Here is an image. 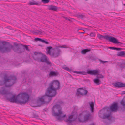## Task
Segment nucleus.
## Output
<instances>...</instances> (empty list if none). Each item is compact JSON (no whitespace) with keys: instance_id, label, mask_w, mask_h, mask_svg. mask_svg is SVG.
<instances>
[{"instance_id":"obj_1","label":"nucleus","mask_w":125,"mask_h":125,"mask_svg":"<svg viewBox=\"0 0 125 125\" xmlns=\"http://www.w3.org/2000/svg\"><path fill=\"white\" fill-rule=\"evenodd\" d=\"M7 97L8 99L10 102L19 103L21 104H25L29 98L28 95L25 93L19 94L16 97L10 93L8 94Z\"/></svg>"},{"instance_id":"obj_2","label":"nucleus","mask_w":125,"mask_h":125,"mask_svg":"<svg viewBox=\"0 0 125 125\" xmlns=\"http://www.w3.org/2000/svg\"><path fill=\"white\" fill-rule=\"evenodd\" d=\"M60 83L57 80H53L51 82L47 90L48 93L50 94H54L55 96L56 94V90L60 89Z\"/></svg>"},{"instance_id":"obj_3","label":"nucleus","mask_w":125,"mask_h":125,"mask_svg":"<svg viewBox=\"0 0 125 125\" xmlns=\"http://www.w3.org/2000/svg\"><path fill=\"white\" fill-rule=\"evenodd\" d=\"M52 114L53 116H57V119L61 120L66 117V115H63V113L62 111V108L59 105L56 104L53 107L52 110Z\"/></svg>"},{"instance_id":"obj_4","label":"nucleus","mask_w":125,"mask_h":125,"mask_svg":"<svg viewBox=\"0 0 125 125\" xmlns=\"http://www.w3.org/2000/svg\"><path fill=\"white\" fill-rule=\"evenodd\" d=\"M66 45H63L62 46H57L56 47L53 49L51 46L48 47L46 50L47 51V54H49L52 57L56 58L58 57L60 55L61 52V50L59 49V48H66Z\"/></svg>"},{"instance_id":"obj_5","label":"nucleus","mask_w":125,"mask_h":125,"mask_svg":"<svg viewBox=\"0 0 125 125\" xmlns=\"http://www.w3.org/2000/svg\"><path fill=\"white\" fill-rule=\"evenodd\" d=\"M4 84L6 87H10L13 85L16 82L17 78L15 76L11 75L8 76L5 75L4 77Z\"/></svg>"},{"instance_id":"obj_6","label":"nucleus","mask_w":125,"mask_h":125,"mask_svg":"<svg viewBox=\"0 0 125 125\" xmlns=\"http://www.w3.org/2000/svg\"><path fill=\"white\" fill-rule=\"evenodd\" d=\"M97 37L100 39L101 40L102 38H103L107 40H109L110 42L115 44H119V45L123 44V43L118 42V40L117 39L108 35L103 36L100 34H98L97 35Z\"/></svg>"},{"instance_id":"obj_7","label":"nucleus","mask_w":125,"mask_h":125,"mask_svg":"<svg viewBox=\"0 0 125 125\" xmlns=\"http://www.w3.org/2000/svg\"><path fill=\"white\" fill-rule=\"evenodd\" d=\"M45 95L39 98L38 101H39L42 104H47L52 100V97L55 96L53 95H54V94H50L48 93V91L47 90L45 93Z\"/></svg>"},{"instance_id":"obj_8","label":"nucleus","mask_w":125,"mask_h":125,"mask_svg":"<svg viewBox=\"0 0 125 125\" xmlns=\"http://www.w3.org/2000/svg\"><path fill=\"white\" fill-rule=\"evenodd\" d=\"M98 115L99 117L102 119H107L109 120V118L111 114L107 108H104L99 111Z\"/></svg>"},{"instance_id":"obj_9","label":"nucleus","mask_w":125,"mask_h":125,"mask_svg":"<svg viewBox=\"0 0 125 125\" xmlns=\"http://www.w3.org/2000/svg\"><path fill=\"white\" fill-rule=\"evenodd\" d=\"M2 43L3 45L0 46V51L1 53H5L11 52V49L13 48L12 45H10L7 46L6 42H3Z\"/></svg>"},{"instance_id":"obj_10","label":"nucleus","mask_w":125,"mask_h":125,"mask_svg":"<svg viewBox=\"0 0 125 125\" xmlns=\"http://www.w3.org/2000/svg\"><path fill=\"white\" fill-rule=\"evenodd\" d=\"M14 45L15 47L14 48V51L18 53H21L24 51V48L23 45L21 43L18 44L17 43H14Z\"/></svg>"},{"instance_id":"obj_11","label":"nucleus","mask_w":125,"mask_h":125,"mask_svg":"<svg viewBox=\"0 0 125 125\" xmlns=\"http://www.w3.org/2000/svg\"><path fill=\"white\" fill-rule=\"evenodd\" d=\"M38 62H41L46 63L48 65L51 66V62L49 61V59L45 55L42 54Z\"/></svg>"},{"instance_id":"obj_12","label":"nucleus","mask_w":125,"mask_h":125,"mask_svg":"<svg viewBox=\"0 0 125 125\" xmlns=\"http://www.w3.org/2000/svg\"><path fill=\"white\" fill-rule=\"evenodd\" d=\"M84 117L83 119L79 118V121L81 122H84L85 121H87L89 120L90 116V113L87 111H85L83 113Z\"/></svg>"},{"instance_id":"obj_13","label":"nucleus","mask_w":125,"mask_h":125,"mask_svg":"<svg viewBox=\"0 0 125 125\" xmlns=\"http://www.w3.org/2000/svg\"><path fill=\"white\" fill-rule=\"evenodd\" d=\"M87 92L88 91L87 90H84L83 88H80L77 90L76 94L77 96L79 95L83 96L86 95Z\"/></svg>"},{"instance_id":"obj_14","label":"nucleus","mask_w":125,"mask_h":125,"mask_svg":"<svg viewBox=\"0 0 125 125\" xmlns=\"http://www.w3.org/2000/svg\"><path fill=\"white\" fill-rule=\"evenodd\" d=\"M42 54L40 52H35L34 53L33 57L35 60L38 61Z\"/></svg>"},{"instance_id":"obj_15","label":"nucleus","mask_w":125,"mask_h":125,"mask_svg":"<svg viewBox=\"0 0 125 125\" xmlns=\"http://www.w3.org/2000/svg\"><path fill=\"white\" fill-rule=\"evenodd\" d=\"M100 72L98 70H89L87 71V73L91 75H96Z\"/></svg>"},{"instance_id":"obj_16","label":"nucleus","mask_w":125,"mask_h":125,"mask_svg":"<svg viewBox=\"0 0 125 125\" xmlns=\"http://www.w3.org/2000/svg\"><path fill=\"white\" fill-rule=\"evenodd\" d=\"M110 109L111 111H115L118 110V107L117 103H115L113 104L110 107Z\"/></svg>"},{"instance_id":"obj_17","label":"nucleus","mask_w":125,"mask_h":125,"mask_svg":"<svg viewBox=\"0 0 125 125\" xmlns=\"http://www.w3.org/2000/svg\"><path fill=\"white\" fill-rule=\"evenodd\" d=\"M76 118L74 117L73 115H70L68 118L66 120V122L68 123H71L72 121H75Z\"/></svg>"},{"instance_id":"obj_18","label":"nucleus","mask_w":125,"mask_h":125,"mask_svg":"<svg viewBox=\"0 0 125 125\" xmlns=\"http://www.w3.org/2000/svg\"><path fill=\"white\" fill-rule=\"evenodd\" d=\"M114 86L117 87L118 88L125 87V83L117 82L114 84Z\"/></svg>"},{"instance_id":"obj_19","label":"nucleus","mask_w":125,"mask_h":125,"mask_svg":"<svg viewBox=\"0 0 125 125\" xmlns=\"http://www.w3.org/2000/svg\"><path fill=\"white\" fill-rule=\"evenodd\" d=\"M0 93L3 94H8V95L9 93H8V92L7 90L5 89V87H2L1 90L0 91Z\"/></svg>"},{"instance_id":"obj_20","label":"nucleus","mask_w":125,"mask_h":125,"mask_svg":"<svg viewBox=\"0 0 125 125\" xmlns=\"http://www.w3.org/2000/svg\"><path fill=\"white\" fill-rule=\"evenodd\" d=\"M58 73L54 71H51L49 74V76H56L58 75Z\"/></svg>"},{"instance_id":"obj_21","label":"nucleus","mask_w":125,"mask_h":125,"mask_svg":"<svg viewBox=\"0 0 125 125\" xmlns=\"http://www.w3.org/2000/svg\"><path fill=\"white\" fill-rule=\"evenodd\" d=\"M48 8L50 10L55 11H56L57 9V7L52 5L49 6Z\"/></svg>"},{"instance_id":"obj_22","label":"nucleus","mask_w":125,"mask_h":125,"mask_svg":"<svg viewBox=\"0 0 125 125\" xmlns=\"http://www.w3.org/2000/svg\"><path fill=\"white\" fill-rule=\"evenodd\" d=\"M94 82L96 85H99L101 83V82L99 79L96 78L94 79Z\"/></svg>"},{"instance_id":"obj_23","label":"nucleus","mask_w":125,"mask_h":125,"mask_svg":"<svg viewBox=\"0 0 125 125\" xmlns=\"http://www.w3.org/2000/svg\"><path fill=\"white\" fill-rule=\"evenodd\" d=\"M91 51L90 49H84L82 50L81 51V53L83 54H85L87 52H89Z\"/></svg>"},{"instance_id":"obj_24","label":"nucleus","mask_w":125,"mask_h":125,"mask_svg":"<svg viewBox=\"0 0 125 125\" xmlns=\"http://www.w3.org/2000/svg\"><path fill=\"white\" fill-rule=\"evenodd\" d=\"M90 104V106L91 107V112H93L94 110V103L93 102H91V103H89Z\"/></svg>"},{"instance_id":"obj_25","label":"nucleus","mask_w":125,"mask_h":125,"mask_svg":"<svg viewBox=\"0 0 125 125\" xmlns=\"http://www.w3.org/2000/svg\"><path fill=\"white\" fill-rule=\"evenodd\" d=\"M29 4L30 5H38L39 4V3L38 2L33 0L31 1L29 3Z\"/></svg>"},{"instance_id":"obj_26","label":"nucleus","mask_w":125,"mask_h":125,"mask_svg":"<svg viewBox=\"0 0 125 125\" xmlns=\"http://www.w3.org/2000/svg\"><path fill=\"white\" fill-rule=\"evenodd\" d=\"M125 54V51H121L119 52L118 54V55L119 56H123Z\"/></svg>"},{"instance_id":"obj_27","label":"nucleus","mask_w":125,"mask_h":125,"mask_svg":"<svg viewBox=\"0 0 125 125\" xmlns=\"http://www.w3.org/2000/svg\"><path fill=\"white\" fill-rule=\"evenodd\" d=\"M121 105L124 107L125 106V99H123L121 101Z\"/></svg>"},{"instance_id":"obj_28","label":"nucleus","mask_w":125,"mask_h":125,"mask_svg":"<svg viewBox=\"0 0 125 125\" xmlns=\"http://www.w3.org/2000/svg\"><path fill=\"white\" fill-rule=\"evenodd\" d=\"M97 75V78L98 79L99 78H102L104 77L103 75L102 74H99V73Z\"/></svg>"},{"instance_id":"obj_29","label":"nucleus","mask_w":125,"mask_h":125,"mask_svg":"<svg viewBox=\"0 0 125 125\" xmlns=\"http://www.w3.org/2000/svg\"><path fill=\"white\" fill-rule=\"evenodd\" d=\"M76 17L78 18H80L81 19H83L85 17L84 15H77Z\"/></svg>"},{"instance_id":"obj_30","label":"nucleus","mask_w":125,"mask_h":125,"mask_svg":"<svg viewBox=\"0 0 125 125\" xmlns=\"http://www.w3.org/2000/svg\"><path fill=\"white\" fill-rule=\"evenodd\" d=\"M41 1L43 3L45 4L49 2L50 1L49 0H42Z\"/></svg>"},{"instance_id":"obj_31","label":"nucleus","mask_w":125,"mask_h":125,"mask_svg":"<svg viewBox=\"0 0 125 125\" xmlns=\"http://www.w3.org/2000/svg\"><path fill=\"white\" fill-rule=\"evenodd\" d=\"M23 46L24 48V49H25H25L26 50L28 51H29V49L28 48V47L26 45H23Z\"/></svg>"},{"instance_id":"obj_32","label":"nucleus","mask_w":125,"mask_h":125,"mask_svg":"<svg viewBox=\"0 0 125 125\" xmlns=\"http://www.w3.org/2000/svg\"><path fill=\"white\" fill-rule=\"evenodd\" d=\"M74 73H75L77 74H82L83 73V72H82L80 71H74L73 72Z\"/></svg>"},{"instance_id":"obj_33","label":"nucleus","mask_w":125,"mask_h":125,"mask_svg":"<svg viewBox=\"0 0 125 125\" xmlns=\"http://www.w3.org/2000/svg\"><path fill=\"white\" fill-rule=\"evenodd\" d=\"M36 33H37L39 34H41L42 33V32L39 30H37L36 31V32H35Z\"/></svg>"},{"instance_id":"obj_34","label":"nucleus","mask_w":125,"mask_h":125,"mask_svg":"<svg viewBox=\"0 0 125 125\" xmlns=\"http://www.w3.org/2000/svg\"><path fill=\"white\" fill-rule=\"evenodd\" d=\"M90 35L91 37H94L95 36V34L94 33L92 32L90 34Z\"/></svg>"},{"instance_id":"obj_35","label":"nucleus","mask_w":125,"mask_h":125,"mask_svg":"<svg viewBox=\"0 0 125 125\" xmlns=\"http://www.w3.org/2000/svg\"><path fill=\"white\" fill-rule=\"evenodd\" d=\"M33 117L34 118H37L38 117V116L36 114H33Z\"/></svg>"},{"instance_id":"obj_36","label":"nucleus","mask_w":125,"mask_h":125,"mask_svg":"<svg viewBox=\"0 0 125 125\" xmlns=\"http://www.w3.org/2000/svg\"><path fill=\"white\" fill-rule=\"evenodd\" d=\"M41 39L39 38H35V40L36 41H39L41 42Z\"/></svg>"},{"instance_id":"obj_37","label":"nucleus","mask_w":125,"mask_h":125,"mask_svg":"<svg viewBox=\"0 0 125 125\" xmlns=\"http://www.w3.org/2000/svg\"><path fill=\"white\" fill-rule=\"evenodd\" d=\"M64 69L66 70L67 71H70L71 70L70 69H69V68H68V67H64Z\"/></svg>"},{"instance_id":"obj_38","label":"nucleus","mask_w":125,"mask_h":125,"mask_svg":"<svg viewBox=\"0 0 125 125\" xmlns=\"http://www.w3.org/2000/svg\"><path fill=\"white\" fill-rule=\"evenodd\" d=\"M100 62H101L102 63L104 64L106 62H108L107 61H103L101 60H100Z\"/></svg>"},{"instance_id":"obj_39","label":"nucleus","mask_w":125,"mask_h":125,"mask_svg":"<svg viewBox=\"0 0 125 125\" xmlns=\"http://www.w3.org/2000/svg\"><path fill=\"white\" fill-rule=\"evenodd\" d=\"M121 66L122 67H125V63H123L121 64Z\"/></svg>"},{"instance_id":"obj_40","label":"nucleus","mask_w":125,"mask_h":125,"mask_svg":"<svg viewBox=\"0 0 125 125\" xmlns=\"http://www.w3.org/2000/svg\"><path fill=\"white\" fill-rule=\"evenodd\" d=\"M122 49L121 48H115V50H117L118 51Z\"/></svg>"},{"instance_id":"obj_41","label":"nucleus","mask_w":125,"mask_h":125,"mask_svg":"<svg viewBox=\"0 0 125 125\" xmlns=\"http://www.w3.org/2000/svg\"><path fill=\"white\" fill-rule=\"evenodd\" d=\"M115 47H109L108 48L111 49H114L115 50Z\"/></svg>"},{"instance_id":"obj_42","label":"nucleus","mask_w":125,"mask_h":125,"mask_svg":"<svg viewBox=\"0 0 125 125\" xmlns=\"http://www.w3.org/2000/svg\"><path fill=\"white\" fill-rule=\"evenodd\" d=\"M64 18L66 20H68L69 21H71L70 20V19H69L67 17H64Z\"/></svg>"},{"instance_id":"obj_43","label":"nucleus","mask_w":125,"mask_h":125,"mask_svg":"<svg viewBox=\"0 0 125 125\" xmlns=\"http://www.w3.org/2000/svg\"><path fill=\"white\" fill-rule=\"evenodd\" d=\"M45 41H45V40L42 39L41 42H42L43 43H45Z\"/></svg>"},{"instance_id":"obj_44","label":"nucleus","mask_w":125,"mask_h":125,"mask_svg":"<svg viewBox=\"0 0 125 125\" xmlns=\"http://www.w3.org/2000/svg\"><path fill=\"white\" fill-rule=\"evenodd\" d=\"M46 43V44H49V43L48 42H47L45 41V43Z\"/></svg>"},{"instance_id":"obj_45","label":"nucleus","mask_w":125,"mask_h":125,"mask_svg":"<svg viewBox=\"0 0 125 125\" xmlns=\"http://www.w3.org/2000/svg\"><path fill=\"white\" fill-rule=\"evenodd\" d=\"M123 94H125V91L122 92Z\"/></svg>"},{"instance_id":"obj_46","label":"nucleus","mask_w":125,"mask_h":125,"mask_svg":"<svg viewBox=\"0 0 125 125\" xmlns=\"http://www.w3.org/2000/svg\"><path fill=\"white\" fill-rule=\"evenodd\" d=\"M91 125H94V124H93Z\"/></svg>"},{"instance_id":"obj_47","label":"nucleus","mask_w":125,"mask_h":125,"mask_svg":"<svg viewBox=\"0 0 125 125\" xmlns=\"http://www.w3.org/2000/svg\"><path fill=\"white\" fill-rule=\"evenodd\" d=\"M123 5H124L125 6V4H123Z\"/></svg>"},{"instance_id":"obj_48","label":"nucleus","mask_w":125,"mask_h":125,"mask_svg":"<svg viewBox=\"0 0 125 125\" xmlns=\"http://www.w3.org/2000/svg\"><path fill=\"white\" fill-rule=\"evenodd\" d=\"M81 33H82V32H81Z\"/></svg>"},{"instance_id":"obj_49","label":"nucleus","mask_w":125,"mask_h":125,"mask_svg":"<svg viewBox=\"0 0 125 125\" xmlns=\"http://www.w3.org/2000/svg\"><path fill=\"white\" fill-rule=\"evenodd\" d=\"M81 114H80V116H81Z\"/></svg>"}]
</instances>
